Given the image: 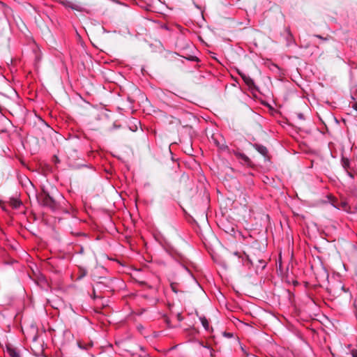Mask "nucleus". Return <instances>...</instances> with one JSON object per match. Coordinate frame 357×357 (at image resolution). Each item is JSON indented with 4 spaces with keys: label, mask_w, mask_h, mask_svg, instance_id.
<instances>
[{
    "label": "nucleus",
    "mask_w": 357,
    "mask_h": 357,
    "mask_svg": "<svg viewBox=\"0 0 357 357\" xmlns=\"http://www.w3.org/2000/svg\"><path fill=\"white\" fill-rule=\"evenodd\" d=\"M288 35H289L290 37H291V33H290L289 32L288 33Z\"/></svg>",
    "instance_id": "obj_25"
},
{
    "label": "nucleus",
    "mask_w": 357,
    "mask_h": 357,
    "mask_svg": "<svg viewBox=\"0 0 357 357\" xmlns=\"http://www.w3.org/2000/svg\"><path fill=\"white\" fill-rule=\"evenodd\" d=\"M297 116L299 119H301V120H303L304 119V116L303 114L301 113H298L297 114Z\"/></svg>",
    "instance_id": "obj_17"
},
{
    "label": "nucleus",
    "mask_w": 357,
    "mask_h": 357,
    "mask_svg": "<svg viewBox=\"0 0 357 357\" xmlns=\"http://www.w3.org/2000/svg\"><path fill=\"white\" fill-rule=\"evenodd\" d=\"M6 352L10 357H21L17 349L14 347L10 344L6 345Z\"/></svg>",
    "instance_id": "obj_6"
},
{
    "label": "nucleus",
    "mask_w": 357,
    "mask_h": 357,
    "mask_svg": "<svg viewBox=\"0 0 357 357\" xmlns=\"http://www.w3.org/2000/svg\"><path fill=\"white\" fill-rule=\"evenodd\" d=\"M238 73L248 86H252L254 85V81L249 75L239 71Z\"/></svg>",
    "instance_id": "obj_7"
},
{
    "label": "nucleus",
    "mask_w": 357,
    "mask_h": 357,
    "mask_svg": "<svg viewBox=\"0 0 357 357\" xmlns=\"http://www.w3.org/2000/svg\"><path fill=\"white\" fill-rule=\"evenodd\" d=\"M234 154L236 156L237 158L242 160L246 164H248L250 162V158L243 153L234 151Z\"/></svg>",
    "instance_id": "obj_10"
},
{
    "label": "nucleus",
    "mask_w": 357,
    "mask_h": 357,
    "mask_svg": "<svg viewBox=\"0 0 357 357\" xmlns=\"http://www.w3.org/2000/svg\"><path fill=\"white\" fill-rule=\"evenodd\" d=\"M220 149L222 150H229V148L226 145H222L220 147Z\"/></svg>",
    "instance_id": "obj_18"
},
{
    "label": "nucleus",
    "mask_w": 357,
    "mask_h": 357,
    "mask_svg": "<svg viewBox=\"0 0 357 357\" xmlns=\"http://www.w3.org/2000/svg\"><path fill=\"white\" fill-rule=\"evenodd\" d=\"M255 149L262 155L266 156L268 154V149L266 146L260 144H255L253 145Z\"/></svg>",
    "instance_id": "obj_9"
},
{
    "label": "nucleus",
    "mask_w": 357,
    "mask_h": 357,
    "mask_svg": "<svg viewBox=\"0 0 357 357\" xmlns=\"http://www.w3.org/2000/svg\"><path fill=\"white\" fill-rule=\"evenodd\" d=\"M288 45H296V42L295 41H292L291 40L290 41H287V44Z\"/></svg>",
    "instance_id": "obj_19"
},
{
    "label": "nucleus",
    "mask_w": 357,
    "mask_h": 357,
    "mask_svg": "<svg viewBox=\"0 0 357 357\" xmlns=\"http://www.w3.org/2000/svg\"><path fill=\"white\" fill-rule=\"evenodd\" d=\"M352 107L357 111V102H354Z\"/></svg>",
    "instance_id": "obj_20"
},
{
    "label": "nucleus",
    "mask_w": 357,
    "mask_h": 357,
    "mask_svg": "<svg viewBox=\"0 0 357 357\" xmlns=\"http://www.w3.org/2000/svg\"><path fill=\"white\" fill-rule=\"evenodd\" d=\"M351 355L352 357H357V349H353L351 351Z\"/></svg>",
    "instance_id": "obj_16"
},
{
    "label": "nucleus",
    "mask_w": 357,
    "mask_h": 357,
    "mask_svg": "<svg viewBox=\"0 0 357 357\" xmlns=\"http://www.w3.org/2000/svg\"><path fill=\"white\" fill-rule=\"evenodd\" d=\"M38 199L44 206H48L51 208H54L55 207L54 200L46 191L43 190V192L40 194Z\"/></svg>",
    "instance_id": "obj_1"
},
{
    "label": "nucleus",
    "mask_w": 357,
    "mask_h": 357,
    "mask_svg": "<svg viewBox=\"0 0 357 357\" xmlns=\"http://www.w3.org/2000/svg\"><path fill=\"white\" fill-rule=\"evenodd\" d=\"M347 172V175L351 178H354V176H355V172H354V169H349L348 171H346Z\"/></svg>",
    "instance_id": "obj_15"
},
{
    "label": "nucleus",
    "mask_w": 357,
    "mask_h": 357,
    "mask_svg": "<svg viewBox=\"0 0 357 357\" xmlns=\"http://www.w3.org/2000/svg\"><path fill=\"white\" fill-rule=\"evenodd\" d=\"M329 291L331 294L336 296H339L343 292L347 291V290L345 289L344 285L342 284L341 282H337L336 284H332L329 288Z\"/></svg>",
    "instance_id": "obj_2"
},
{
    "label": "nucleus",
    "mask_w": 357,
    "mask_h": 357,
    "mask_svg": "<svg viewBox=\"0 0 357 357\" xmlns=\"http://www.w3.org/2000/svg\"><path fill=\"white\" fill-rule=\"evenodd\" d=\"M59 3L63 7L66 8H70L73 10L82 11L83 10V8L80 6L75 4L68 0H59Z\"/></svg>",
    "instance_id": "obj_5"
},
{
    "label": "nucleus",
    "mask_w": 357,
    "mask_h": 357,
    "mask_svg": "<svg viewBox=\"0 0 357 357\" xmlns=\"http://www.w3.org/2000/svg\"><path fill=\"white\" fill-rule=\"evenodd\" d=\"M202 45H208V43H204Z\"/></svg>",
    "instance_id": "obj_24"
},
{
    "label": "nucleus",
    "mask_w": 357,
    "mask_h": 357,
    "mask_svg": "<svg viewBox=\"0 0 357 357\" xmlns=\"http://www.w3.org/2000/svg\"><path fill=\"white\" fill-rule=\"evenodd\" d=\"M272 66L275 68H278V66L275 64H272Z\"/></svg>",
    "instance_id": "obj_23"
},
{
    "label": "nucleus",
    "mask_w": 357,
    "mask_h": 357,
    "mask_svg": "<svg viewBox=\"0 0 357 357\" xmlns=\"http://www.w3.org/2000/svg\"><path fill=\"white\" fill-rule=\"evenodd\" d=\"M189 47L190 46H185L183 48V52H182V54L181 56L182 57L185 58V59L188 60V61L199 62V59L195 54V52H198V50H196L195 48H194V52H192L193 54H191L188 51V47Z\"/></svg>",
    "instance_id": "obj_3"
},
{
    "label": "nucleus",
    "mask_w": 357,
    "mask_h": 357,
    "mask_svg": "<svg viewBox=\"0 0 357 357\" xmlns=\"http://www.w3.org/2000/svg\"><path fill=\"white\" fill-rule=\"evenodd\" d=\"M318 38L321 40V43H324L328 41V38L327 37H323L321 35H313L312 36V40L310 42L315 43V41L313 39Z\"/></svg>",
    "instance_id": "obj_12"
},
{
    "label": "nucleus",
    "mask_w": 357,
    "mask_h": 357,
    "mask_svg": "<svg viewBox=\"0 0 357 357\" xmlns=\"http://www.w3.org/2000/svg\"><path fill=\"white\" fill-rule=\"evenodd\" d=\"M10 204L14 208H17L22 204V202L17 199H12L10 200Z\"/></svg>",
    "instance_id": "obj_14"
},
{
    "label": "nucleus",
    "mask_w": 357,
    "mask_h": 357,
    "mask_svg": "<svg viewBox=\"0 0 357 357\" xmlns=\"http://www.w3.org/2000/svg\"><path fill=\"white\" fill-rule=\"evenodd\" d=\"M177 317H178V321H181L183 319V317L181 315V314H178Z\"/></svg>",
    "instance_id": "obj_21"
},
{
    "label": "nucleus",
    "mask_w": 357,
    "mask_h": 357,
    "mask_svg": "<svg viewBox=\"0 0 357 357\" xmlns=\"http://www.w3.org/2000/svg\"><path fill=\"white\" fill-rule=\"evenodd\" d=\"M194 5H195V6L197 8H198V9L201 10V7H200L199 5L196 4L195 2H194Z\"/></svg>",
    "instance_id": "obj_22"
},
{
    "label": "nucleus",
    "mask_w": 357,
    "mask_h": 357,
    "mask_svg": "<svg viewBox=\"0 0 357 357\" xmlns=\"http://www.w3.org/2000/svg\"><path fill=\"white\" fill-rule=\"evenodd\" d=\"M160 28L163 30H165L167 31H169V32H172L173 31V26H172L171 25L167 24V23H162L160 24Z\"/></svg>",
    "instance_id": "obj_13"
},
{
    "label": "nucleus",
    "mask_w": 357,
    "mask_h": 357,
    "mask_svg": "<svg viewBox=\"0 0 357 357\" xmlns=\"http://www.w3.org/2000/svg\"><path fill=\"white\" fill-rule=\"evenodd\" d=\"M233 255L238 257L243 265L249 266L252 265V260L248 255H245V252H234Z\"/></svg>",
    "instance_id": "obj_4"
},
{
    "label": "nucleus",
    "mask_w": 357,
    "mask_h": 357,
    "mask_svg": "<svg viewBox=\"0 0 357 357\" xmlns=\"http://www.w3.org/2000/svg\"><path fill=\"white\" fill-rule=\"evenodd\" d=\"M342 166L345 171L354 169L351 165V162L347 158L342 157L341 160Z\"/></svg>",
    "instance_id": "obj_8"
},
{
    "label": "nucleus",
    "mask_w": 357,
    "mask_h": 357,
    "mask_svg": "<svg viewBox=\"0 0 357 357\" xmlns=\"http://www.w3.org/2000/svg\"><path fill=\"white\" fill-rule=\"evenodd\" d=\"M199 320L205 330L209 329V323L205 317H200Z\"/></svg>",
    "instance_id": "obj_11"
}]
</instances>
